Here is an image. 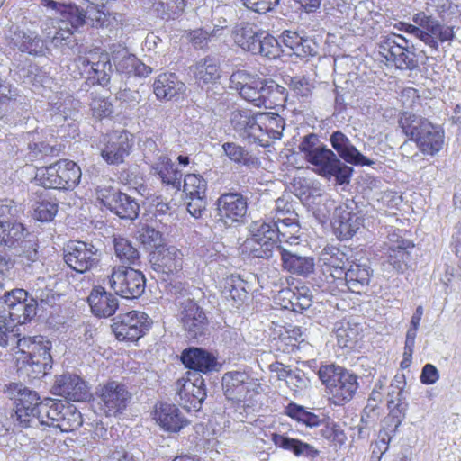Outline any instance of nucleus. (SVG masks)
Returning a JSON list of instances; mask_svg holds the SVG:
<instances>
[{"label": "nucleus", "instance_id": "obj_1", "mask_svg": "<svg viewBox=\"0 0 461 461\" xmlns=\"http://www.w3.org/2000/svg\"><path fill=\"white\" fill-rule=\"evenodd\" d=\"M42 6L54 10L59 14L60 22L65 27H59L51 37L50 42L54 48L59 49L63 54L72 55L78 51L79 46L73 35L69 24L75 31L87 23V11L75 3H61L55 0H41Z\"/></svg>", "mask_w": 461, "mask_h": 461}, {"label": "nucleus", "instance_id": "obj_2", "mask_svg": "<svg viewBox=\"0 0 461 461\" xmlns=\"http://www.w3.org/2000/svg\"><path fill=\"white\" fill-rule=\"evenodd\" d=\"M398 122L403 133L415 140L423 154L434 156L442 149L445 132L441 126L409 112L402 113Z\"/></svg>", "mask_w": 461, "mask_h": 461}, {"label": "nucleus", "instance_id": "obj_3", "mask_svg": "<svg viewBox=\"0 0 461 461\" xmlns=\"http://www.w3.org/2000/svg\"><path fill=\"white\" fill-rule=\"evenodd\" d=\"M0 247L14 250L25 270L39 260L36 235L29 232L19 221L0 224Z\"/></svg>", "mask_w": 461, "mask_h": 461}, {"label": "nucleus", "instance_id": "obj_4", "mask_svg": "<svg viewBox=\"0 0 461 461\" xmlns=\"http://www.w3.org/2000/svg\"><path fill=\"white\" fill-rule=\"evenodd\" d=\"M249 236L244 246L250 257L269 260L279 251L278 230L276 224L270 219H259L253 221L248 227Z\"/></svg>", "mask_w": 461, "mask_h": 461}, {"label": "nucleus", "instance_id": "obj_5", "mask_svg": "<svg viewBox=\"0 0 461 461\" xmlns=\"http://www.w3.org/2000/svg\"><path fill=\"white\" fill-rule=\"evenodd\" d=\"M318 375L335 405H343L350 401L358 388L357 376L339 366H321Z\"/></svg>", "mask_w": 461, "mask_h": 461}, {"label": "nucleus", "instance_id": "obj_6", "mask_svg": "<svg viewBox=\"0 0 461 461\" xmlns=\"http://www.w3.org/2000/svg\"><path fill=\"white\" fill-rule=\"evenodd\" d=\"M5 393L14 401V422L21 428L38 424L40 405L42 404L38 393L22 384L11 383L5 385Z\"/></svg>", "mask_w": 461, "mask_h": 461}, {"label": "nucleus", "instance_id": "obj_7", "mask_svg": "<svg viewBox=\"0 0 461 461\" xmlns=\"http://www.w3.org/2000/svg\"><path fill=\"white\" fill-rule=\"evenodd\" d=\"M81 168L74 161L59 160L37 169L35 180L45 188L72 190L80 182Z\"/></svg>", "mask_w": 461, "mask_h": 461}, {"label": "nucleus", "instance_id": "obj_8", "mask_svg": "<svg viewBox=\"0 0 461 461\" xmlns=\"http://www.w3.org/2000/svg\"><path fill=\"white\" fill-rule=\"evenodd\" d=\"M326 212L318 209L323 218H327L330 211L334 209L333 229L337 237L341 240L351 239L363 225V219L354 212L355 203L353 201H347L338 206L335 201L328 197L322 199Z\"/></svg>", "mask_w": 461, "mask_h": 461}, {"label": "nucleus", "instance_id": "obj_9", "mask_svg": "<svg viewBox=\"0 0 461 461\" xmlns=\"http://www.w3.org/2000/svg\"><path fill=\"white\" fill-rule=\"evenodd\" d=\"M222 389L229 401L249 406L253 394L262 393V384L247 372L230 371L222 376Z\"/></svg>", "mask_w": 461, "mask_h": 461}, {"label": "nucleus", "instance_id": "obj_10", "mask_svg": "<svg viewBox=\"0 0 461 461\" xmlns=\"http://www.w3.org/2000/svg\"><path fill=\"white\" fill-rule=\"evenodd\" d=\"M107 278L108 285L114 294L125 299L140 297L146 288L145 276L131 267H113Z\"/></svg>", "mask_w": 461, "mask_h": 461}, {"label": "nucleus", "instance_id": "obj_11", "mask_svg": "<svg viewBox=\"0 0 461 461\" xmlns=\"http://www.w3.org/2000/svg\"><path fill=\"white\" fill-rule=\"evenodd\" d=\"M312 170L320 176L330 180L335 178L338 185L348 184L353 168L343 163L333 150L326 145L307 160Z\"/></svg>", "mask_w": 461, "mask_h": 461}, {"label": "nucleus", "instance_id": "obj_12", "mask_svg": "<svg viewBox=\"0 0 461 461\" xmlns=\"http://www.w3.org/2000/svg\"><path fill=\"white\" fill-rule=\"evenodd\" d=\"M100 247L93 242L71 240L63 249L66 264L77 273H86L96 267L102 258Z\"/></svg>", "mask_w": 461, "mask_h": 461}, {"label": "nucleus", "instance_id": "obj_13", "mask_svg": "<svg viewBox=\"0 0 461 461\" xmlns=\"http://www.w3.org/2000/svg\"><path fill=\"white\" fill-rule=\"evenodd\" d=\"M96 395L100 400L101 410L107 417H116L126 410L131 399L128 387L118 381H109L99 384Z\"/></svg>", "mask_w": 461, "mask_h": 461}, {"label": "nucleus", "instance_id": "obj_14", "mask_svg": "<svg viewBox=\"0 0 461 461\" xmlns=\"http://www.w3.org/2000/svg\"><path fill=\"white\" fill-rule=\"evenodd\" d=\"M150 323L145 312L131 311L113 318L112 329L117 339L137 341L149 330Z\"/></svg>", "mask_w": 461, "mask_h": 461}, {"label": "nucleus", "instance_id": "obj_15", "mask_svg": "<svg viewBox=\"0 0 461 461\" xmlns=\"http://www.w3.org/2000/svg\"><path fill=\"white\" fill-rule=\"evenodd\" d=\"M76 54H77V57L75 59V62L85 69L89 68L87 73L93 84L108 87L113 74L109 54L101 52L99 50H91L86 55H81L79 49Z\"/></svg>", "mask_w": 461, "mask_h": 461}, {"label": "nucleus", "instance_id": "obj_16", "mask_svg": "<svg viewBox=\"0 0 461 461\" xmlns=\"http://www.w3.org/2000/svg\"><path fill=\"white\" fill-rule=\"evenodd\" d=\"M7 317L18 327L30 321L37 310V299L30 297L24 289H12L5 292V302Z\"/></svg>", "mask_w": 461, "mask_h": 461}, {"label": "nucleus", "instance_id": "obj_17", "mask_svg": "<svg viewBox=\"0 0 461 461\" xmlns=\"http://www.w3.org/2000/svg\"><path fill=\"white\" fill-rule=\"evenodd\" d=\"M373 269L368 259H354L348 262V267L341 277L335 284L340 291L348 290L355 294H366L368 291Z\"/></svg>", "mask_w": 461, "mask_h": 461}, {"label": "nucleus", "instance_id": "obj_18", "mask_svg": "<svg viewBox=\"0 0 461 461\" xmlns=\"http://www.w3.org/2000/svg\"><path fill=\"white\" fill-rule=\"evenodd\" d=\"M101 157L109 165H120L131 153L133 138L125 130L112 131L101 140Z\"/></svg>", "mask_w": 461, "mask_h": 461}, {"label": "nucleus", "instance_id": "obj_19", "mask_svg": "<svg viewBox=\"0 0 461 461\" xmlns=\"http://www.w3.org/2000/svg\"><path fill=\"white\" fill-rule=\"evenodd\" d=\"M176 391V401L188 411L200 409L206 396L204 380L195 372H186L185 377L178 379Z\"/></svg>", "mask_w": 461, "mask_h": 461}, {"label": "nucleus", "instance_id": "obj_20", "mask_svg": "<svg viewBox=\"0 0 461 461\" xmlns=\"http://www.w3.org/2000/svg\"><path fill=\"white\" fill-rule=\"evenodd\" d=\"M265 86V79L253 77L244 70H238L230 77V88L239 91L241 98L257 107H267Z\"/></svg>", "mask_w": 461, "mask_h": 461}, {"label": "nucleus", "instance_id": "obj_21", "mask_svg": "<svg viewBox=\"0 0 461 461\" xmlns=\"http://www.w3.org/2000/svg\"><path fill=\"white\" fill-rule=\"evenodd\" d=\"M97 198L112 212L123 220H135L140 212L136 200L113 187L97 190Z\"/></svg>", "mask_w": 461, "mask_h": 461}, {"label": "nucleus", "instance_id": "obj_22", "mask_svg": "<svg viewBox=\"0 0 461 461\" xmlns=\"http://www.w3.org/2000/svg\"><path fill=\"white\" fill-rule=\"evenodd\" d=\"M178 316L189 339H199L208 334L209 320L195 300L181 302Z\"/></svg>", "mask_w": 461, "mask_h": 461}, {"label": "nucleus", "instance_id": "obj_23", "mask_svg": "<svg viewBox=\"0 0 461 461\" xmlns=\"http://www.w3.org/2000/svg\"><path fill=\"white\" fill-rule=\"evenodd\" d=\"M249 109L235 110L231 113L230 123L235 132L243 140L267 147V140L258 123V114Z\"/></svg>", "mask_w": 461, "mask_h": 461}, {"label": "nucleus", "instance_id": "obj_24", "mask_svg": "<svg viewBox=\"0 0 461 461\" xmlns=\"http://www.w3.org/2000/svg\"><path fill=\"white\" fill-rule=\"evenodd\" d=\"M218 216L225 225L243 221L248 211V197L238 192L221 194L216 201Z\"/></svg>", "mask_w": 461, "mask_h": 461}, {"label": "nucleus", "instance_id": "obj_25", "mask_svg": "<svg viewBox=\"0 0 461 461\" xmlns=\"http://www.w3.org/2000/svg\"><path fill=\"white\" fill-rule=\"evenodd\" d=\"M388 263L397 271L403 273L414 262V244L403 239L399 232L393 230L388 234Z\"/></svg>", "mask_w": 461, "mask_h": 461}, {"label": "nucleus", "instance_id": "obj_26", "mask_svg": "<svg viewBox=\"0 0 461 461\" xmlns=\"http://www.w3.org/2000/svg\"><path fill=\"white\" fill-rule=\"evenodd\" d=\"M184 255L175 246L161 247L150 254L152 269L164 276L163 279L177 275L183 268Z\"/></svg>", "mask_w": 461, "mask_h": 461}, {"label": "nucleus", "instance_id": "obj_27", "mask_svg": "<svg viewBox=\"0 0 461 461\" xmlns=\"http://www.w3.org/2000/svg\"><path fill=\"white\" fill-rule=\"evenodd\" d=\"M51 391L72 402H84L88 398V388L85 381L70 373L56 376Z\"/></svg>", "mask_w": 461, "mask_h": 461}, {"label": "nucleus", "instance_id": "obj_28", "mask_svg": "<svg viewBox=\"0 0 461 461\" xmlns=\"http://www.w3.org/2000/svg\"><path fill=\"white\" fill-rule=\"evenodd\" d=\"M181 362L191 372L200 375L209 374L218 371L221 365L217 361V357L211 352L203 348L190 347L183 350L181 354Z\"/></svg>", "mask_w": 461, "mask_h": 461}, {"label": "nucleus", "instance_id": "obj_29", "mask_svg": "<svg viewBox=\"0 0 461 461\" xmlns=\"http://www.w3.org/2000/svg\"><path fill=\"white\" fill-rule=\"evenodd\" d=\"M7 38L10 44L20 51L33 56L45 54V42L39 37L36 32L21 29L18 25L13 24L8 31Z\"/></svg>", "mask_w": 461, "mask_h": 461}, {"label": "nucleus", "instance_id": "obj_30", "mask_svg": "<svg viewBox=\"0 0 461 461\" xmlns=\"http://www.w3.org/2000/svg\"><path fill=\"white\" fill-rule=\"evenodd\" d=\"M282 48L286 49L288 54H294L297 57L307 59L315 57L319 53V44L312 39L303 36L297 32L285 30L279 36Z\"/></svg>", "mask_w": 461, "mask_h": 461}, {"label": "nucleus", "instance_id": "obj_31", "mask_svg": "<svg viewBox=\"0 0 461 461\" xmlns=\"http://www.w3.org/2000/svg\"><path fill=\"white\" fill-rule=\"evenodd\" d=\"M320 261L322 263L323 274L329 272L326 281L330 284L339 281L348 267V262H350L343 251L333 246H327L322 249Z\"/></svg>", "mask_w": 461, "mask_h": 461}, {"label": "nucleus", "instance_id": "obj_32", "mask_svg": "<svg viewBox=\"0 0 461 461\" xmlns=\"http://www.w3.org/2000/svg\"><path fill=\"white\" fill-rule=\"evenodd\" d=\"M330 142L337 151V156L349 164L357 166H371L374 164L372 160L357 150L341 131H333L330 137Z\"/></svg>", "mask_w": 461, "mask_h": 461}, {"label": "nucleus", "instance_id": "obj_33", "mask_svg": "<svg viewBox=\"0 0 461 461\" xmlns=\"http://www.w3.org/2000/svg\"><path fill=\"white\" fill-rule=\"evenodd\" d=\"M281 267L284 270L297 276H307L314 271V259L311 257L301 256L292 247H280L278 252Z\"/></svg>", "mask_w": 461, "mask_h": 461}, {"label": "nucleus", "instance_id": "obj_34", "mask_svg": "<svg viewBox=\"0 0 461 461\" xmlns=\"http://www.w3.org/2000/svg\"><path fill=\"white\" fill-rule=\"evenodd\" d=\"M113 60L119 73L128 76L148 77L152 68L142 63L133 54L129 53L126 48L121 46L113 51Z\"/></svg>", "mask_w": 461, "mask_h": 461}, {"label": "nucleus", "instance_id": "obj_35", "mask_svg": "<svg viewBox=\"0 0 461 461\" xmlns=\"http://www.w3.org/2000/svg\"><path fill=\"white\" fill-rule=\"evenodd\" d=\"M246 282L239 276H230L224 281L221 297L230 311L238 310L248 299Z\"/></svg>", "mask_w": 461, "mask_h": 461}, {"label": "nucleus", "instance_id": "obj_36", "mask_svg": "<svg viewBox=\"0 0 461 461\" xmlns=\"http://www.w3.org/2000/svg\"><path fill=\"white\" fill-rule=\"evenodd\" d=\"M50 348L51 347H46L32 355L25 356L19 369L23 370L30 379L44 376L52 366Z\"/></svg>", "mask_w": 461, "mask_h": 461}, {"label": "nucleus", "instance_id": "obj_37", "mask_svg": "<svg viewBox=\"0 0 461 461\" xmlns=\"http://www.w3.org/2000/svg\"><path fill=\"white\" fill-rule=\"evenodd\" d=\"M87 302L92 312L98 317H110L118 309V299L102 286H95L91 291Z\"/></svg>", "mask_w": 461, "mask_h": 461}, {"label": "nucleus", "instance_id": "obj_38", "mask_svg": "<svg viewBox=\"0 0 461 461\" xmlns=\"http://www.w3.org/2000/svg\"><path fill=\"white\" fill-rule=\"evenodd\" d=\"M155 420L167 431L177 432L187 424L179 409L169 403H160L155 411Z\"/></svg>", "mask_w": 461, "mask_h": 461}, {"label": "nucleus", "instance_id": "obj_39", "mask_svg": "<svg viewBox=\"0 0 461 461\" xmlns=\"http://www.w3.org/2000/svg\"><path fill=\"white\" fill-rule=\"evenodd\" d=\"M154 94L159 100H171L185 90V85L174 73L159 75L153 84Z\"/></svg>", "mask_w": 461, "mask_h": 461}, {"label": "nucleus", "instance_id": "obj_40", "mask_svg": "<svg viewBox=\"0 0 461 461\" xmlns=\"http://www.w3.org/2000/svg\"><path fill=\"white\" fill-rule=\"evenodd\" d=\"M271 440L276 447L290 451L297 456L315 457L319 455V451L310 444L293 438L285 433L273 432Z\"/></svg>", "mask_w": 461, "mask_h": 461}, {"label": "nucleus", "instance_id": "obj_41", "mask_svg": "<svg viewBox=\"0 0 461 461\" xmlns=\"http://www.w3.org/2000/svg\"><path fill=\"white\" fill-rule=\"evenodd\" d=\"M262 31L253 23L242 22L233 27L231 38L238 47L251 53Z\"/></svg>", "mask_w": 461, "mask_h": 461}, {"label": "nucleus", "instance_id": "obj_42", "mask_svg": "<svg viewBox=\"0 0 461 461\" xmlns=\"http://www.w3.org/2000/svg\"><path fill=\"white\" fill-rule=\"evenodd\" d=\"M258 123L262 129V133L267 140V147L270 146L271 140H280L285 130V120L276 113H260L258 114Z\"/></svg>", "mask_w": 461, "mask_h": 461}, {"label": "nucleus", "instance_id": "obj_43", "mask_svg": "<svg viewBox=\"0 0 461 461\" xmlns=\"http://www.w3.org/2000/svg\"><path fill=\"white\" fill-rule=\"evenodd\" d=\"M193 68L196 80L203 84L215 83L221 77L220 60L214 56L200 59Z\"/></svg>", "mask_w": 461, "mask_h": 461}, {"label": "nucleus", "instance_id": "obj_44", "mask_svg": "<svg viewBox=\"0 0 461 461\" xmlns=\"http://www.w3.org/2000/svg\"><path fill=\"white\" fill-rule=\"evenodd\" d=\"M280 41L266 31L259 33L252 55H258L268 59H276L285 53Z\"/></svg>", "mask_w": 461, "mask_h": 461}, {"label": "nucleus", "instance_id": "obj_45", "mask_svg": "<svg viewBox=\"0 0 461 461\" xmlns=\"http://www.w3.org/2000/svg\"><path fill=\"white\" fill-rule=\"evenodd\" d=\"M151 170L159 176L161 181L171 185L176 191H179L182 187V173L179 171L167 158H163L161 162H157Z\"/></svg>", "mask_w": 461, "mask_h": 461}, {"label": "nucleus", "instance_id": "obj_46", "mask_svg": "<svg viewBox=\"0 0 461 461\" xmlns=\"http://www.w3.org/2000/svg\"><path fill=\"white\" fill-rule=\"evenodd\" d=\"M114 254L118 260L124 265L137 266L140 253L131 241L123 237H114L113 240Z\"/></svg>", "mask_w": 461, "mask_h": 461}, {"label": "nucleus", "instance_id": "obj_47", "mask_svg": "<svg viewBox=\"0 0 461 461\" xmlns=\"http://www.w3.org/2000/svg\"><path fill=\"white\" fill-rule=\"evenodd\" d=\"M278 230V240L280 244L293 247L298 244L301 226L299 218H282L280 221H275Z\"/></svg>", "mask_w": 461, "mask_h": 461}, {"label": "nucleus", "instance_id": "obj_48", "mask_svg": "<svg viewBox=\"0 0 461 461\" xmlns=\"http://www.w3.org/2000/svg\"><path fill=\"white\" fill-rule=\"evenodd\" d=\"M408 46V41L402 35L392 34L384 37L378 44V51L387 61L400 57Z\"/></svg>", "mask_w": 461, "mask_h": 461}, {"label": "nucleus", "instance_id": "obj_49", "mask_svg": "<svg viewBox=\"0 0 461 461\" xmlns=\"http://www.w3.org/2000/svg\"><path fill=\"white\" fill-rule=\"evenodd\" d=\"M83 424L80 411L73 404H65L55 428L62 432H71L77 429Z\"/></svg>", "mask_w": 461, "mask_h": 461}, {"label": "nucleus", "instance_id": "obj_50", "mask_svg": "<svg viewBox=\"0 0 461 461\" xmlns=\"http://www.w3.org/2000/svg\"><path fill=\"white\" fill-rule=\"evenodd\" d=\"M285 414L309 428L318 427L323 421V419L320 418L319 415L308 411L305 407L294 402L285 406Z\"/></svg>", "mask_w": 461, "mask_h": 461}, {"label": "nucleus", "instance_id": "obj_51", "mask_svg": "<svg viewBox=\"0 0 461 461\" xmlns=\"http://www.w3.org/2000/svg\"><path fill=\"white\" fill-rule=\"evenodd\" d=\"M64 405L59 401L56 402L52 399L43 400L42 404L40 405L38 424L55 428V423H58V419L59 420Z\"/></svg>", "mask_w": 461, "mask_h": 461}, {"label": "nucleus", "instance_id": "obj_52", "mask_svg": "<svg viewBox=\"0 0 461 461\" xmlns=\"http://www.w3.org/2000/svg\"><path fill=\"white\" fill-rule=\"evenodd\" d=\"M20 336L21 331L19 330V335L15 336L14 346L9 347L11 350L18 348V350L23 354L29 356L32 355V353L37 352L38 350H40V348L51 347L50 341H49L42 336L23 338H20Z\"/></svg>", "mask_w": 461, "mask_h": 461}, {"label": "nucleus", "instance_id": "obj_53", "mask_svg": "<svg viewBox=\"0 0 461 461\" xmlns=\"http://www.w3.org/2000/svg\"><path fill=\"white\" fill-rule=\"evenodd\" d=\"M222 149L225 155L235 163L247 167H256L258 164L256 157L236 143L226 142L222 145Z\"/></svg>", "mask_w": 461, "mask_h": 461}, {"label": "nucleus", "instance_id": "obj_54", "mask_svg": "<svg viewBox=\"0 0 461 461\" xmlns=\"http://www.w3.org/2000/svg\"><path fill=\"white\" fill-rule=\"evenodd\" d=\"M16 335H19V327L3 311L0 313V347H13Z\"/></svg>", "mask_w": 461, "mask_h": 461}, {"label": "nucleus", "instance_id": "obj_55", "mask_svg": "<svg viewBox=\"0 0 461 461\" xmlns=\"http://www.w3.org/2000/svg\"><path fill=\"white\" fill-rule=\"evenodd\" d=\"M33 217L40 221H50L58 212V203L47 197H41L33 208Z\"/></svg>", "mask_w": 461, "mask_h": 461}, {"label": "nucleus", "instance_id": "obj_56", "mask_svg": "<svg viewBox=\"0 0 461 461\" xmlns=\"http://www.w3.org/2000/svg\"><path fill=\"white\" fill-rule=\"evenodd\" d=\"M207 181L198 174H187L184 178L183 191L187 196H205Z\"/></svg>", "mask_w": 461, "mask_h": 461}, {"label": "nucleus", "instance_id": "obj_57", "mask_svg": "<svg viewBox=\"0 0 461 461\" xmlns=\"http://www.w3.org/2000/svg\"><path fill=\"white\" fill-rule=\"evenodd\" d=\"M144 160L150 165L151 168L157 162H161L163 158H167L159 148L157 142L151 138H146L140 145Z\"/></svg>", "mask_w": 461, "mask_h": 461}, {"label": "nucleus", "instance_id": "obj_58", "mask_svg": "<svg viewBox=\"0 0 461 461\" xmlns=\"http://www.w3.org/2000/svg\"><path fill=\"white\" fill-rule=\"evenodd\" d=\"M323 144L319 135L316 133H309L301 138L300 143L298 144V150L303 155L304 159L307 161L309 158H312L321 148H323Z\"/></svg>", "mask_w": 461, "mask_h": 461}, {"label": "nucleus", "instance_id": "obj_59", "mask_svg": "<svg viewBox=\"0 0 461 461\" xmlns=\"http://www.w3.org/2000/svg\"><path fill=\"white\" fill-rule=\"evenodd\" d=\"M265 95L267 97V107H271L273 104L284 103L287 99L286 89L278 85L274 80H266Z\"/></svg>", "mask_w": 461, "mask_h": 461}, {"label": "nucleus", "instance_id": "obj_60", "mask_svg": "<svg viewBox=\"0 0 461 461\" xmlns=\"http://www.w3.org/2000/svg\"><path fill=\"white\" fill-rule=\"evenodd\" d=\"M21 212V206L14 200L0 199V224L18 221Z\"/></svg>", "mask_w": 461, "mask_h": 461}, {"label": "nucleus", "instance_id": "obj_61", "mask_svg": "<svg viewBox=\"0 0 461 461\" xmlns=\"http://www.w3.org/2000/svg\"><path fill=\"white\" fill-rule=\"evenodd\" d=\"M170 293L176 296V304L180 309L181 302L195 300L194 294L198 293V290L185 282L176 281L171 284Z\"/></svg>", "mask_w": 461, "mask_h": 461}, {"label": "nucleus", "instance_id": "obj_62", "mask_svg": "<svg viewBox=\"0 0 461 461\" xmlns=\"http://www.w3.org/2000/svg\"><path fill=\"white\" fill-rule=\"evenodd\" d=\"M297 203L288 199V197L281 196L276 200V219H272V221H280L283 218H297L298 213L295 210Z\"/></svg>", "mask_w": 461, "mask_h": 461}, {"label": "nucleus", "instance_id": "obj_63", "mask_svg": "<svg viewBox=\"0 0 461 461\" xmlns=\"http://www.w3.org/2000/svg\"><path fill=\"white\" fill-rule=\"evenodd\" d=\"M79 101L71 96H67L63 102H57L52 106V111L56 115H60L63 119L72 118L78 112Z\"/></svg>", "mask_w": 461, "mask_h": 461}, {"label": "nucleus", "instance_id": "obj_64", "mask_svg": "<svg viewBox=\"0 0 461 461\" xmlns=\"http://www.w3.org/2000/svg\"><path fill=\"white\" fill-rule=\"evenodd\" d=\"M288 86L297 95L308 98L312 95V86L304 77H293L290 78Z\"/></svg>", "mask_w": 461, "mask_h": 461}]
</instances>
